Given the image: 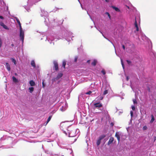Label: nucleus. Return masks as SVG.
<instances>
[{
  "mask_svg": "<svg viewBox=\"0 0 156 156\" xmlns=\"http://www.w3.org/2000/svg\"><path fill=\"white\" fill-rule=\"evenodd\" d=\"M66 126V125L64 124H61L60 126L62 128V129L63 130L64 128L63 127H65ZM67 127V131H68V133H69V136H71L72 135L71 133L72 132V130H71V129L70 127H68L67 126H66V128Z\"/></svg>",
  "mask_w": 156,
  "mask_h": 156,
  "instance_id": "obj_1",
  "label": "nucleus"
},
{
  "mask_svg": "<svg viewBox=\"0 0 156 156\" xmlns=\"http://www.w3.org/2000/svg\"><path fill=\"white\" fill-rule=\"evenodd\" d=\"M105 136H106L105 135L102 134L98 137V139L97 140L96 142V144L98 146L100 145L101 142V140L103 139L105 137Z\"/></svg>",
  "mask_w": 156,
  "mask_h": 156,
  "instance_id": "obj_2",
  "label": "nucleus"
},
{
  "mask_svg": "<svg viewBox=\"0 0 156 156\" xmlns=\"http://www.w3.org/2000/svg\"><path fill=\"white\" fill-rule=\"evenodd\" d=\"M20 40L22 41V43H23L24 39V32L22 28H20Z\"/></svg>",
  "mask_w": 156,
  "mask_h": 156,
  "instance_id": "obj_3",
  "label": "nucleus"
},
{
  "mask_svg": "<svg viewBox=\"0 0 156 156\" xmlns=\"http://www.w3.org/2000/svg\"><path fill=\"white\" fill-rule=\"evenodd\" d=\"M53 63L54 64V67L55 68V70L56 71L58 70V62L56 61H54Z\"/></svg>",
  "mask_w": 156,
  "mask_h": 156,
  "instance_id": "obj_4",
  "label": "nucleus"
},
{
  "mask_svg": "<svg viewBox=\"0 0 156 156\" xmlns=\"http://www.w3.org/2000/svg\"><path fill=\"white\" fill-rule=\"evenodd\" d=\"M94 105L96 108H100L102 106V104L99 103H96L94 104Z\"/></svg>",
  "mask_w": 156,
  "mask_h": 156,
  "instance_id": "obj_5",
  "label": "nucleus"
},
{
  "mask_svg": "<svg viewBox=\"0 0 156 156\" xmlns=\"http://www.w3.org/2000/svg\"><path fill=\"white\" fill-rule=\"evenodd\" d=\"M114 140V138L112 137H110L108 143V145H109L111 144L113 142Z\"/></svg>",
  "mask_w": 156,
  "mask_h": 156,
  "instance_id": "obj_6",
  "label": "nucleus"
},
{
  "mask_svg": "<svg viewBox=\"0 0 156 156\" xmlns=\"http://www.w3.org/2000/svg\"><path fill=\"white\" fill-rule=\"evenodd\" d=\"M115 136L116 137L117 139L118 142L119 143L120 140V137L119 134V133L118 132L116 133L115 135Z\"/></svg>",
  "mask_w": 156,
  "mask_h": 156,
  "instance_id": "obj_7",
  "label": "nucleus"
},
{
  "mask_svg": "<svg viewBox=\"0 0 156 156\" xmlns=\"http://www.w3.org/2000/svg\"><path fill=\"white\" fill-rule=\"evenodd\" d=\"M63 75V74L62 73H59L58 74L56 78V80H58L61 78Z\"/></svg>",
  "mask_w": 156,
  "mask_h": 156,
  "instance_id": "obj_8",
  "label": "nucleus"
},
{
  "mask_svg": "<svg viewBox=\"0 0 156 156\" xmlns=\"http://www.w3.org/2000/svg\"><path fill=\"white\" fill-rule=\"evenodd\" d=\"M6 67L8 71H10L11 68L8 62L6 63Z\"/></svg>",
  "mask_w": 156,
  "mask_h": 156,
  "instance_id": "obj_9",
  "label": "nucleus"
},
{
  "mask_svg": "<svg viewBox=\"0 0 156 156\" xmlns=\"http://www.w3.org/2000/svg\"><path fill=\"white\" fill-rule=\"evenodd\" d=\"M15 18L16 19V20L18 23V24H19V26L20 28H22V27H21V23H20V22L19 19L17 17H16Z\"/></svg>",
  "mask_w": 156,
  "mask_h": 156,
  "instance_id": "obj_10",
  "label": "nucleus"
},
{
  "mask_svg": "<svg viewBox=\"0 0 156 156\" xmlns=\"http://www.w3.org/2000/svg\"><path fill=\"white\" fill-rule=\"evenodd\" d=\"M31 86H34L35 85V82L33 80H30L29 82Z\"/></svg>",
  "mask_w": 156,
  "mask_h": 156,
  "instance_id": "obj_11",
  "label": "nucleus"
},
{
  "mask_svg": "<svg viewBox=\"0 0 156 156\" xmlns=\"http://www.w3.org/2000/svg\"><path fill=\"white\" fill-rule=\"evenodd\" d=\"M1 25L3 27L5 28V29H8V27H7V26L5 25L3 23H1Z\"/></svg>",
  "mask_w": 156,
  "mask_h": 156,
  "instance_id": "obj_12",
  "label": "nucleus"
},
{
  "mask_svg": "<svg viewBox=\"0 0 156 156\" xmlns=\"http://www.w3.org/2000/svg\"><path fill=\"white\" fill-rule=\"evenodd\" d=\"M112 7L113 9H114L116 11H117L118 12H120V10L117 7H116L114 6H112Z\"/></svg>",
  "mask_w": 156,
  "mask_h": 156,
  "instance_id": "obj_13",
  "label": "nucleus"
},
{
  "mask_svg": "<svg viewBox=\"0 0 156 156\" xmlns=\"http://www.w3.org/2000/svg\"><path fill=\"white\" fill-rule=\"evenodd\" d=\"M13 81L15 83H17L18 82V80L14 76L12 77Z\"/></svg>",
  "mask_w": 156,
  "mask_h": 156,
  "instance_id": "obj_14",
  "label": "nucleus"
},
{
  "mask_svg": "<svg viewBox=\"0 0 156 156\" xmlns=\"http://www.w3.org/2000/svg\"><path fill=\"white\" fill-rule=\"evenodd\" d=\"M97 62V61L95 59H94V60L93 62H92L91 65L94 66H95L96 65Z\"/></svg>",
  "mask_w": 156,
  "mask_h": 156,
  "instance_id": "obj_15",
  "label": "nucleus"
},
{
  "mask_svg": "<svg viewBox=\"0 0 156 156\" xmlns=\"http://www.w3.org/2000/svg\"><path fill=\"white\" fill-rule=\"evenodd\" d=\"M135 27L136 28V30L137 31H139V28L138 27V24L137 23V22L136 21V20L135 21Z\"/></svg>",
  "mask_w": 156,
  "mask_h": 156,
  "instance_id": "obj_16",
  "label": "nucleus"
},
{
  "mask_svg": "<svg viewBox=\"0 0 156 156\" xmlns=\"http://www.w3.org/2000/svg\"><path fill=\"white\" fill-rule=\"evenodd\" d=\"M31 66H33V67H35V66H36L35 64V63L34 61V60L32 61L31 62Z\"/></svg>",
  "mask_w": 156,
  "mask_h": 156,
  "instance_id": "obj_17",
  "label": "nucleus"
},
{
  "mask_svg": "<svg viewBox=\"0 0 156 156\" xmlns=\"http://www.w3.org/2000/svg\"><path fill=\"white\" fill-rule=\"evenodd\" d=\"M29 89L30 90V93H32L34 90V88L32 87H30L29 88Z\"/></svg>",
  "mask_w": 156,
  "mask_h": 156,
  "instance_id": "obj_18",
  "label": "nucleus"
},
{
  "mask_svg": "<svg viewBox=\"0 0 156 156\" xmlns=\"http://www.w3.org/2000/svg\"><path fill=\"white\" fill-rule=\"evenodd\" d=\"M151 119L150 121V122L152 123L154 120V116L152 115H151Z\"/></svg>",
  "mask_w": 156,
  "mask_h": 156,
  "instance_id": "obj_19",
  "label": "nucleus"
},
{
  "mask_svg": "<svg viewBox=\"0 0 156 156\" xmlns=\"http://www.w3.org/2000/svg\"><path fill=\"white\" fill-rule=\"evenodd\" d=\"M66 64V62L65 61H63L62 62V66L63 67L64 69L65 68V66Z\"/></svg>",
  "mask_w": 156,
  "mask_h": 156,
  "instance_id": "obj_20",
  "label": "nucleus"
},
{
  "mask_svg": "<svg viewBox=\"0 0 156 156\" xmlns=\"http://www.w3.org/2000/svg\"><path fill=\"white\" fill-rule=\"evenodd\" d=\"M52 115H51V116H50L48 118V119H47V122H46V125L51 120V118H52Z\"/></svg>",
  "mask_w": 156,
  "mask_h": 156,
  "instance_id": "obj_21",
  "label": "nucleus"
},
{
  "mask_svg": "<svg viewBox=\"0 0 156 156\" xmlns=\"http://www.w3.org/2000/svg\"><path fill=\"white\" fill-rule=\"evenodd\" d=\"M108 93V90H105L103 93V95H105L107 94Z\"/></svg>",
  "mask_w": 156,
  "mask_h": 156,
  "instance_id": "obj_22",
  "label": "nucleus"
},
{
  "mask_svg": "<svg viewBox=\"0 0 156 156\" xmlns=\"http://www.w3.org/2000/svg\"><path fill=\"white\" fill-rule=\"evenodd\" d=\"M11 59L12 60V62L14 63L16 65V62L15 60L13 58H12Z\"/></svg>",
  "mask_w": 156,
  "mask_h": 156,
  "instance_id": "obj_23",
  "label": "nucleus"
},
{
  "mask_svg": "<svg viewBox=\"0 0 156 156\" xmlns=\"http://www.w3.org/2000/svg\"><path fill=\"white\" fill-rule=\"evenodd\" d=\"M126 62L128 63V64L129 65H130L131 64V63L132 62L130 61L129 60H126Z\"/></svg>",
  "mask_w": 156,
  "mask_h": 156,
  "instance_id": "obj_24",
  "label": "nucleus"
},
{
  "mask_svg": "<svg viewBox=\"0 0 156 156\" xmlns=\"http://www.w3.org/2000/svg\"><path fill=\"white\" fill-rule=\"evenodd\" d=\"M133 103L134 104H137V102L136 99H133Z\"/></svg>",
  "mask_w": 156,
  "mask_h": 156,
  "instance_id": "obj_25",
  "label": "nucleus"
},
{
  "mask_svg": "<svg viewBox=\"0 0 156 156\" xmlns=\"http://www.w3.org/2000/svg\"><path fill=\"white\" fill-rule=\"evenodd\" d=\"M98 100H102L103 98V97L102 96H100V97H98Z\"/></svg>",
  "mask_w": 156,
  "mask_h": 156,
  "instance_id": "obj_26",
  "label": "nucleus"
},
{
  "mask_svg": "<svg viewBox=\"0 0 156 156\" xmlns=\"http://www.w3.org/2000/svg\"><path fill=\"white\" fill-rule=\"evenodd\" d=\"M121 64H122V67H123V69H124V65L123 63V61L122 59H121Z\"/></svg>",
  "mask_w": 156,
  "mask_h": 156,
  "instance_id": "obj_27",
  "label": "nucleus"
},
{
  "mask_svg": "<svg viewBox=\"0 0 156 156\" xmlns=\"http://www.w3.org/2000/svg\"><path fill=\"white\" fill-rule=\"evenodd\" d=\"M2 39L0 37V48H1V47H2Z\"/></svg>",
  "mask_w": 156,
  "mask_h": 156,
  "instance_id": "obj_28",
  "label": "nucleus"
},
{
  "mask_svg": "<svg viewBox=\"0 0 156 156\" xmlns=\"http://www.w3.org/2000/svg\"><path fill=\"white\" fill-rule=\"evenodd\" d=\"M101 72L103 74V75H105L106 73L105 72L104 69H103L101 71Z\"/></svg>",
  "mask_w": 156,
  "mask_h": 156,
  "instance_id": "obj_29",
  "label": "nucleus"
},
{
  "mask_svg": "<svg viewBox=\"0 0 156 156\" xmlns=\"http://www.w3.org/2000/svg\"><path fill=\"white\" fill-rule=\"evenodd\" d=\"M78 59V56H76L74 58V62H76Z\"/></svg>",
  "mask_w": 156,
  "mask_h": 156,
  "instance_id": "obj_30",
  "label": "nucleus"
},
{
  "mask_svg": "<svg viewBox=\"0 0 156 156\" xmlns=\"http://www.w3.org/2000/svg\"><path fill=\"white\" fill-rule=\"evenodd\" d=\"M92 93V92L90 91H89L88 92L86 93V94H90Z\"/></svg>",
  "mask_w": 156,
  "mask_h": 156,
  "instance_id": "obj_31",
  "label": "nucleus"
},
{
  "mask_svg": "<svg viewBox=\"0 0 156 156\" xmlns=\"http://www.w3.org/2000/svg\"><path fill=\"white\" fill-rule=\"evenodd\" d=\"M131 108H132V109L133 111H134L135 110V106L133 105L132 106Z\"/></svg>",
  "mask_w": 156,
  "mask_h": 156,
  "instance_id": "obj_32",
  "label": "nucleus"
},
{
  "mask_svg": "<svg viewBox=\"0 0 156 156\" xmlns=\"http://www.w3.org/2000/svg\"><path fill=\"white\" fill-rule=\"evenodd\" d=\"M106 14H107L109 17V18L110 19H111V16H110V15L108 12H106Z\"/></svg>",
  "mask_w": 156,
  "mask_h": 156,
  "instance_id": "obj_33",
  "label": "nucleus"
},
{
  "mask_svg": "<svg viewBox=\"0 0 156 156\" xmlns=\"http://www.w3.org/2000/svg\"><path fill=\"white\" fill-rule=\"evenodd\" d=\"M130 115L131 117L133 115V112L132 111L130 112Z\"/></svg>",
  "mask_w": 156,
  "mask_h": 156,
  "instance_id": "obj_34",
  "label": "nucleus"
},
{
  "mask_svg": "<svg viewBox=\"0 0 156 156\" xmlns=\"http://www.w3.org/2000/svg\"><path fill=\"white\" fill-rule=\"evenodd\" d=\"M147 128V127L146 126H144L143 127V129L144 130L146 129Z\"/></svg>",
  "mask_w": 156,
  "mask_h": 156,
  "instance_id": "obj_35",
  "label": "nucleus"
},
{
  "mask_svg": "<svg viewBox=\"0 0 156 156\" xmlns=\"http://www.w3.org/2000/svg\"><path fill=\"white\" fill-rule=\"evenodd\" d=\"M99 32H100V33H101L102 34V35L103 36H104V37L105 38L107 39V38H106V37H105L104 35H103V33H102V32H101V31L99 30Z\"/></svg>",
  "mask_w": 156,
  "mask_h": 156,
  "instance_id": "obj_36",
  "label": "nucleus"
},
{
  "mask_svg": "<svg viewBox=\"0 0 156 156\" xmlns=\"http://www.w3.org/2000/svg\"><path fill=\"white\" fill-rule=\"evenodd\" d=\"M129 80V77L128 76H127L126 77V80L128 81Z\"/></svg>",
  "mask_w": 156,
  "mask_h": 156,
  "instance_id": "obj_37",
  "label": "nucleus"
},
{
  "mask_svg": "<svg viewBox=\"0 0 156 156\" xmlns=\"http://www.w3.org/2000/svg\"><path fill=\"white\" fill-rule=\"evenodd\" d=\"M0 19H3L4 17L2 16H0Z\"/></svg>",
  "mask_w": 156,
  "mask_h": 156,
  "instance_id": "obj_38",
  "label": "nucleus"
},
{
  "mask_svg": "<svg viewBox=\"0 0 156 156\" xmlns=\"http://www.w3.org/2000/svg\"><path fill=\"white\" fill-rule=\"evenodd\" d=\"M122 48H123V49L125 50V46L124 45H122Z\"/></svg>",
  "mask_w": 156,
  "mask_h": 156,
  "instance_id": "obj_39",
  "label": "nucleus"
},
{
  "mask_svg": "<svg viewBox=\"0 0 156 156\" xmlns=\"http://www.w3.org/2000/svg\"><path fill=\"white\" fill-rule=\"evenodd\" d=\"M42 86L44 87V86H45V85H44V82H43L42 83Z\"/></svg>",
  "mask_w": 156,
  "mask_h": 156,
  "instance_id": "obj_40",
  "label": "nucleus"
},
{
  "mask_svg": "<svg viewBox=\"0 0 156 156\" xmlns=\"http://www.w3.org/2000/svg\"><path fill=\"white\" fill-rule=\"evenodd\" d=\"M90 60H88L87 61V62L88 63H90Z\"/></svg>",
  "mask_w": 156,
  "mask_h": 156,
  "instance_id": "obj_41",
  "label": "nucleus"
},
{
  "mask_svg": "<svg viewBox=\"0 0 156 156\" xmlns=\"http://www.w3.org/2000/svg\"><path fill=\"white\" fill-rule=\"evenodd\" d=\"M105 1L106 2H109L108 0H105Z\"/></svg>",
  "mask_w": 156,
  "mask_h": 156,
  "instance_id": "obj_42",
  "label": "nucleus"
},
{
  "mask_svg": "<svg viewBox=\"0 0 156 156\" xmlns=\"http://www.w3.org/2000/svg\"><path fill=\"white\" fill-rule=\"evenodd\" d=\"M64 133L66 135H67V133L66 132V131H64Z\"/></svg>",
  "mask_w": 156,
  "mask_h": 156,
  "instance_id": "obj_43",
  "label": "nucleus"
},
{
  "mask_svg": "<svg viewBox=\"0 0 156 156\" xmlns=\"http://www.w3.org/2000/svg\"><path fill=\"white\" fill-rule=\"evenodd\" d=\"M11 46H12V47H13L14 46V45L13 44H12L11 45Z\"/></svg>",
  "mask_w": 156,
  "mask_h": 156,
  "instance_id": "obj_44",
  "label": "nucleus"
},
{
  "mask_svg": "<svg viewBox=\"0 0 156 156\" xmlns=\"http://www.w3.org/2000/svg\"><path fill=\"white\" fill-rule=\"evenodd\" d=\"M155 140H156V136L154 138V141H155Z\"/></svg>",
  "mask_w": 156,
  "mask_h": 156,
  "instance_id": "obj_45",
  "label": "nucleus"
},
{
  "mask_svg": "<svg viewBox=\"0 0 156 156\" xmlns=\"http://www.w3.org/2000/svg\"><path fill=\"white\" fill-rule=\"evenodd\" d=\"M15 76H16L17 75V74L16 73H15Z\"/></svg>",
  "mask_w": 156,
  "mask_h": 156,
  "instance_id": "obj_46",
  "label": "nucleus"
},
{
  "mask_svg": "<svg viewBox=\"0 0 156 156\" xmlns=\"http://www.w3.org/2000/svg\"><path fill=\"white\" fill-rule=\"evenodd\" d=\"M111 125L112 126H113V123H111Z\"/></svg>",
  "mask_w": 156,
  "mask_h": 156,
  "instance_id": "obj_47",
  "label": "nucleus"
}]
</instances>
